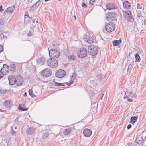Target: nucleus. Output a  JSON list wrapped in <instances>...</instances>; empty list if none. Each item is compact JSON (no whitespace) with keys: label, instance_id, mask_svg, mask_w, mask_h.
I'll return each instance as SVG.
<instances>
[{"label":"nucleus","instance_id":"36","mask_svg":"<svg viewBox=\"0 0 146 146\" xmlns=\"http://www.w3.org/2000/svg\"><path fill=\"white\" fill-rule=\"evenodd\" d=\"M95 2V0H90L89 4L91 5H92L94 4Z\"/></svg>","mask_w":146,"mask_h":146},{"label":"nucleus","instance_id":"59","mask_svg":"<svg viewBox=\"0 0 146 146\" xmlns=\"http://www.w3.org/2000/svg\"><path fill=\"white\" fill-rule=\"evenodd\" d=\"M34 5H33L30 8V9H31V8H32V7H33L34 6Z\"/></svg>","mask_w":146,"mask_h":146},{"label":"nucleus","instance_id":"52","mask_svg":"<svg viewBox=\"0 0 146 146\" xmlns=\"http://www.w3.org/2000/svg\"><path fill=\"white\" fill-rule=\"evenodd\" d=\"M27 16V17H28L29 18H31V19H32V18L31 17H30L29 16V15H25V18L26 17V16Z\"/></svg>","mask_w":146,"mask_h":146},{"label":"nucleus","instance_id":"35","mask_svg":"<svg viewBox=\"0 0 146 146\" xmlns=\"http://www.w3.org/2000/svg\"><path fill=\"white\" fill-rule=\"evenodd\" d=\"M58 45L57 44L55 43V42L54 43L52 44V47L56 49L58 48Z\"/></svg>","mask_w":146,"mask_h":146},{"label":"nucleus","instance_id":"19","mask_svg":"<svg viewBox=\"0 0 146 146\" xmlns=\"http://www.w3.org/2000/svg\"><path fill=\"white\" fill-rule=\"evenodd\" d=\"M3 105L5 108H9L12 105V103L11 101L7 100L5 101L3 103Z\"/></svg>","mask_w":146,"mask_h":146},{"label":"nucleus","instance_id":"38","mask_svg":"<svg viewBox=\"0 0 146 146\" xmlns=\"http://www.w3.org/2000/svg\"><path fill=\"white\" fill-rule=\"evenodd\" d=\"M137 9H142V6L139 3H138L137 4Z\"/></svg>","mask_w":146,"mask_h":146},{"label":"nucleus","instance_id":"17","mask_svg":"<svg viewBox=\"0 0 146 146\" xmlns=\"http://www.w3.org/2000/svg\"><path fill=\"white\" fill-rule=\"evenodd\" d=\"M123 7L125 9H129L131 7V3L128 1H125L123 3Z\"/></svg>","mask_w":146,"mask_h":146},{"label":"nucleus","instance_id":"48","mask_svg":"<svg viewBox=\"0 0 146 146\" xmlns=\"http://www.w3.org/2000/svg\"><path fill=\"white\" fill-rule=\"evenodd\" d=\"M132 125L131 124H129L127 127V129H130Z\"/></svg>","mask_w":146,"mask_h":146},{"label":"nucleus","instance_id":"30","mask_svg":"<svg viewBox=\"0 0 146 146\" xmlns=\"http://www.w3.org/2000/svg\"><path fill=\"white\" fill-rule=\"evenodd\" d=\"M11 70L13 72H14L15 70V65L13 64L11 65Z\"/></svg>","mask_w":146,"mask_h":146},{"label":"nucleus","instance_id":"57","mask_svg":"<svg viewBox=\"0 0 146 146\" xmlns=\"http://www.w3.org/2000/svg\"><path fill=\"white\" fill-rule=\"evenodd\" d=\"M30 22H31L30 21H29V20L27 21H26L27 23H30Z\"/></svg>","mask_w":146,"mask_h":146},{"label":"nucleus","instance_id":"62","mask_svg":"<svg viewBox=\"0 0 146 146\" xmlns=\"http://www.w3.org/2000/svg\"><path fill=\"white\" fill-rule=\"evenodd\" d=\"M2 110L0 109V111H2Z\"/></svg>","mask_w":146,"mask_h":146},{"label":"nucleus","instance_id":"46","mask_svg":"<svg viewBox=\"0 0 146 146\" xmlns=\"http://www.w3.org/2000/svg\"><path fill=\"white\" fill-rule=\"evenodd\" d=\"M97 77L100 80L102 79V76L101 74H98L97 75Z\"/></svg>","mask_w":146,"mask_h":146},{"label":"nucleus","instance_id":"49","mask_svg":"<svg viewBox=\"0 0 146 146\" xmlns=\"http://www.w3.org/2000/svg\"><path fill=\"white\" fill-rule=\"evenodd\" d=\"M21 116V115H19L17 116V117H16V119L15 120V121L17 120V121H18V120H17L19 118H20Z\"/></svg>","mask_w":146,"mask_h":146},{"label":"nucleus","instance_id":"18","mask_svg":"<svg viewBox=\"0 0 146 146\" xmlns=\"http://www.w3.org/2000/svg\"><path fill=\"white\" fill-rule=\"evenodd\" d=\"M83 133L84 135L86 137L90 136L92 134L91 130L88 129H85L84 130Z\"/></svg>","mask_w":146,"mask_h":146},{"label":"nucleus","instance_id":"25","mask_svg":"<svg viewBox=\"0 0 146 146\" xmlns=\"http://www.w3.org/2000/svg\"><path fill=\"white\" fill-rule=\"evenodd\" d=\"M134 61L133 60H132V62H131L130 64L129 65L128 67L127 70V71L129 72H130L132 68L133 67L132 65L133 64Z\"/></svg>","mask_w":146,"mask_h":146},{"label":"nucleus","instance_id":"22","mask_svg":"<svg viewBox=\"0 0 146 146\" xmlns=\"http://www.w3.org/2000/svg\"><path fill=\"white\" fill-rule=\"evenodd\" d=\"M121 42L122 41L120 39L118 40H115L112 42V43L113 46H117L119 44H121Z\"/></svg>","mask_w":146,"mask_h":146},{"label":"nucleus","instance_id":"45","mask_svg":"<svg viewBox=\"0 0 146 146\" xmlns=\"http://www.w3.org/2000/svg\"><path fill=\"white\" fill-rule=\"evenodd\" d=\"M4 22L2 19H0V25H3L4 24Z\"/></svg>","mask_w":146,"mask_h":146},{"label":"nucleus","instance_id":"23","mask_svg":"<svg viewBox=\"0 0 146 146\" xmlns=\"http://www.w3.org/2000/svg\"><path fill=\"white\" fill-rule=\"evenodd\" d=\"M137 117L132 116L130 118L129 122L133 125L137 121Z\"/></svg>","mask_w":146,"mask_h":146},{"label":"nucleus","instance_id":"44","mask_svg":"<svg viewBox=\"0 0 146 146\" xmlns=\"http://www.w3.org/2000/svg\"><path fill=\"white\" fill-rule=\"evenodd\" d=\"M12 128L11 130V133L13 135H14L16 133V132L15 131H14Z\"/></svg>","mask_w":146,"mask_h":146},{"label":"nucleus","instance_id":"37","mask_svg":"<svg viewBox=\"0 0 146 146\" xmlns=\"http://www.w3.org/2000/svg\"><path fill=\"white\" fill-rule=\"evenodd\" d=\"M33 35V32L32 31H30L27 34V35L28 36L30 37L31 36Z\"/></svg>","mask_w":146,"mask_h":146},{"label":"nucleus","instance_id":"54","mask_svg":"<svg viewBox=\"0 0 146 146\" xmlns=\"http://www.w3.org/2000/svg\"><path fill=\"white\" fill-rule=\"evenodd\" d=\"M23 96L24 97H25L27 96V93L26 92H25L24 93V94L23 95Z\"/></svg>","mask_w":146,"mask_h":146},{"label":"nucleus","instance_id":"40","mask_svg":"<svg viewBox=\"0 0 146 146\" xmlns=\"http://www.w3.org/2000/svg\"><path fill=\"white\" fill-rule=\"evenodd\" d=\"M73 80H71L68 83L66 82V84L68 86H70L71 84L72 83H73Z\"/></svg>","mask_w":146,"mask_h":146},{"label":"nucleus","instance_id":"34","mask_svg":"<svg viewBox=\"0 0 146 146\" xmlns=\"http://www.w3.org/2000/svg\"><path fill=\"white\" fill-rule=\"evenodd\" d=\"M2 70L1 69L0 70V79L3 78L4 76L5 75L2 72Z\"/></svg>","mask_w":146,"mask_h":146},{"label":"nucleus","instance_id":"3","mask_svg":"<svg viewBox=\"0 0 146 146\" xmlns=\"http://www.w3.org/2000/svg\"><path fill=\"white\" fill-rule=\"evenodd\" d=\"M87 54L86 49L84 47H82L78 50L77 54L78 57L80 58H82L86 56Z\"/></svg>","mask_w":146,"mask_h":146},{"label":"nucleus","instance_id":"28","mask_svg":"<svg viewBox=\"0 0 146 146\" xmlns=\"http://www.w3.org/2000/svg\"><path fill=\"white\" fill-rule=\"evenodd\" d=\"M135 62H139L141 59L140 56L137 53L135 54Z\"/></svg>","mask_w":146,"mask_h":146},{"label":"nucleus","instance_id":"33","mask_svg":"<svg viewBox=\"0 0 146 146\" xmlns=\"http://www.w3.org/2000/svg\"><path fill=\"white\" fill-rule=\"evenodd\" d=\"M0 37L1 39H7V36L4 35L3 33H1L0 35Z\"/></svg>","mask_w":146,"mask_h":146},{"label":"nucleus","instance_id":"5","mask_svg":"<svg viewBox=\"0 0 146 146\" xmlns=\"http://www.w3.org/2000/svg\"><path fill=\"white\" fill-rule=\"evenodd\" d=\"M106 30L108 32H111L113 31L115 28L114 24L111 22L108 23L105 26Z\"/></svg>","mask_w":146,"mask_h":146},{"label":"nucleus","instance_id":"8","mask_svg":"<svg viewBox=\"0 0 146 146\" xmlns=\"http://www.w3.org/2000/svg\"><path fill=\"white\" fill-rule=\"evenodd\" d=\"M52 73V71L49 68H46L41 72V74L42 76L45 77L50 76Z\"/></svg>","mask_w":146,"mask_h":146},{"label":"nucleus","instance_id":"60","mask_svg":"<svg viewBox=\"0 0 146 146\" xmlns=\"http://www.w3.org/2000/svg\"><path fill=\"white\" fill-rule=\"evenodd\" d=\"M74 17L75 19H76V16L75 15H74Z\"/></svg>","mask_w":146,"mask_h":146},{"label":"nucleus","instance_id":"12","mask_svg":"<svg viewBox=\"0 0 146 146\" xmlns=\"http://www.w3.org/2000/svg\"><path fill=\"white\" fill-rule=\"evenodd\" d=\"M106 7L107 9L110 10L116 9L117 8L116 5L114 3H107Z\"/></svg>","mask_w":146,"mask_h":146},{"label":"nucleus","instance_id":"11","mask_svg":"<svg viewBox=\"0 0 146 146\" xmlns=\"http://www.w3.org/2000/svg\"><path fill=\"white\" fill-rule=\"evenodd\" d=\"M0 66L1 67L3 66V67L1 68V69L2 70V72L5 75L7 73L9 72V66L7 64H0Z\"/></svg>","mask_w":146,"mask_h":146},{"label":"nucleus","instance_id":"31","mask_svg":"<svg viewBox=\"0 0 146 146\" xmlns=\"http://www.w3.org/2000/svg\"><path fill=\"white\" fill-rule=\"evenodd\" d=\"M49 135V133L47 132L44 133L43 135L42 138L43 139H45L47 138Z\"/></svg>","mask_w":146,"mask_h":146},{"label":"nucleus","instance_id":"6","mask_svg":"<svg viewBox=\"0 0 146 146\" xmlns=\"http://www.w3.org/2000/svg\"><path fill=\"white\" fill-rule=\"evenodd\" d=\"M122 12L125 18H127V20L130 22H132L133 21L134 19L132 18L130 11L128 10L127 12H126L122 10Z\"/></svg>","mask_w":146,"mask_h":146},{"label":"nucleus","instance_id":"58","mask_svg":"<svg viewBox=\"0 0 146 146\" xmlns=\"http://www.w3.org/2000/svg\"><path fill=\"white\" fill-rule=\"evenodd\" d=\"M38 2H36L35 3L33 4L34 6H36V5H37V4Z\"/></svg>","mask_w":146,"mask_h":146},{"label":"nucleus","instance_id":"20","mask_svg":"<svg viewBox=\"0 0 146 146\" xmlns=\"http://www.w3.org/2000/svg\"><path fill=\"white\" fill-rule=\"evenodd\" d=\"M35 130V129L33 127L28 128L27 129V133L29 135H31L34 132Z\"/></svg>","mask_w":146,"mask_h":146},{"label":"nucleus","instance_id":"15","mask_svg":"<svg viewBox=\"0 0 146 146\" xmlns=\"http://www.w3.org/2000/svg\"><path fill=\"white\" fill-rule=\"evenodd\" d=\"M108 16L111 20H114L116 18L117 13L116 12H111L108 13Z\"/></svg>","mask_w":146,"mask_h":146},{"label":"nucleus","instance_id":"53","mask_svg":"<svg viewBox=\"0 0 146 146\" xmlns=\"http://www.w3.org/2000/svg\"><path fill=\"white\" fill-rule=\"evenodd\" d=\"M127 100L129 102H131L133 101V100L131 98H128Z\"/></svg>","mask_w":146,"mask_h":146},{"label":"nucleus","instance_id":"10","mask_svg":"<svg viewBox=\"0 0 146 146\" xmlns=\"http://www.w3.org/2000/svg\"><path fill=\"white\" fill-rule=\"evenodd\" d=\"M66 74V72L64 70L60 69L58 70L56 73L55 75L58 78H62Z\"/></svg>","mask_w":146,"mask_h":146},{"label":"nucleus","instance_id":"32","mask_svg":"<svg viewBox=\"0 0 146 146\" xmlns=\"http://www.w3.org/2000/svg\"><path fill=\"white\" fill-rule=\"evenodd\" d=\"M54 84L56 86H64L63 83H59L57 82H55L54 83Z\"/></svg>","mask_w":146,"mask_h":146},{"label":"nucleus","instance_id":"21","mask_svg":"<svg viewBox=\"0 0 146 146\" xmlns=\"http://www.w3.org/2000/svg\"><path fill=\"white\" fill-rule=\"evenodd\" d=\"M45 62V59L43 57H41L38 59L37 60V62L40 65L43 64Z\"/></svg>","mask_w":146,"mask_h":146},{"label":"nucleus","instance_id":"13","mask_svg":"<svg viewBox=\"0 0 146 146\" xmlns=\"http://www.w3.org/2000/svg\"><path fill=\"white\" fill-rule=\"evenodd\" d=\"M8 78L9 84L11 85H13L16 84V77L13 75H11L8 76Z\"/></svg>","mask_w":146,"mask_h":146},{"label":"nucleus","instance_id":"43","mask_svg":"<svg viewBox=\"0 0 146 146\" xmlns=\"http://www.w3.org/2000/svg\"><path fill=\"white\" fill-rule=\"evenodd\" d=\"M3 50V47L1 45H0V53Z\"/></svg>","mask_w":146,"mask_h":146},{"label":"nucleus","instance_id":"27","mask_svg":"<svg viewBox=\"0 0 146 146\" xmlns=\"http://www.w3.org/2000/svg\"><path fill=\"white\" fill-rule=\"evenodd\" d=\"M68 58L71 61H73L76 60V56L74 55H70L68 56Z\"/></svg>","mask_w":146,"mask_h":146},{"label":"nucleus","instance_id":"41","mask_svg":"<svg viewBox=\"0 0 146 146\" xmlns=\"http://www.w3.org/2000/svg\"><path fill=\"white\" fill-rule=\"evenodd\" d=\"M82 6L84 8H86L87 7L86 4L84 2H83L82 3Z\"/></svg>","mask_w":146,"mask_h":146},{"label":"nucleus","instance_id":"42","mask_svg":"<svg viewBox=\"0 0 146 146\" xmlns=\"http://www.w3.org/2000/svg\"><path fill=\"white\" fill-rule=\"evenodd\" d=\"M141 11H139V12L138 11V12L137 13V17H138L139 18L141 17Z\"/></svg>","mask_w":146,"mask_h":146},{"label":"nucleus","instance_id":"2","mask_svg":"<svg viewBox=\"0 0 146 146\" xmlns=\"http://www.w3.org/2000/svg\"><path fill=\"white\" fill-rule=\"evenodd\" d=\"M49 55L50 57L52 58H58L60 55V52L57 50L54 49H51L50 50L49 48L48 49Z\"/></svg>","mask_w":146,"mask_h":146},{"label":"nucleus","instance_id":"16","mask_svg":"<svg viewBox=\"0 0 146 146\" xmlns=\"http://www.w3.org/2000/svg\"><path fill=\"white\" fill-rule=\"evenodd\" d=\"M84 39L85 41L90 44L92 43L93 42V38L87 35L85 36Z\"/></svg>","mask_w":146,"mask_h":146},{"label":"nucleus","instance_id":"47","mask_svg":"<svg viewBox=\"0 0 146 146\" xmlns=\"http://www.w3.org/2000/svg\"><path fill=\"white\" fill-rule=\"evenodd\" d=\"M138 141L139 142H137V143H138L139 144H142V140H141V137L140 138V140H138Z\"/></svg>","mask_w":146,"mask_h":146},{"label":"nucleus","instance_id":"4","mask_svg":"<svg viewBox=\"0 0 146 146\" xmlns=\"http://www.w3.org/2000/svg\"><path fill=\"white\" fill-rule=\"evenodd\" d=\"M48 65L50 67L54 68L57 66L58 63L57 60L54 58H49L47 61Z\"/></svg>","mask_w":146,"mask_h":146},{"label":"nucleus","instance_id":"55","mask_svg":"<svg viewBox=\"0 0 146 146\" xmlns=\"http://www.w3.org/2000/svg\"><path fill=\"white\" fill-rule=\"evenodd\" d=\"M32 22L33 23H34L35 22V19H33L32 20Z\"/></svg>","mask_w":146,"mask_h":146},{"label":"nucleus","instance_id":"61","mask_svg":"<svg viewBox=\"0 0 146 146\" xmlns=\"http://www.w3.org/2000/svg\"><path fill=\"white\" fill-rule=\"evenodd\" d=\"M103 95H102V97H101V99H102V96H103Z\"/></svg>","mask_w":146,"mask_h":146},{"label":"nucleus","instance_id":"24","mask_svg":"<svg viewBox=\"0 0 146 146\" xmlns=\"http://www.w3.org/2000/svg\"><path fill=\"white\" fill-rule=\"evenodd\" d=\"M72 131L71 129L70 128H68L66 129L63 132V134L64 135H67L69 134Z\"/></svg>","mask_w":146,"mask_h":146},{"label":"nucleus","instance_id":"64","mask_svg":"<svg viewBox=\"0 0 146 146\" xmlns=\"http://www.w3.org/2000/svg\"><path fill=\"white\" fill-rule=\"evenodd\" d=\"M144 138H145V139H146V136Z\"/></svg>","mask_w":146,"mask_h":146},{"label":"nucleus","instance_id":"51","mask_svg":"<svg viewBox=\"0 0 146 146\" xmlns=\"http://www.w3.org/2000/svg\"><path fill=\"white\" fill-rule=\"evenodd\" d=\"M2 5H1L0 6V12H2L4 10L2 8Z\"/></svg>","mask_w":146,"mask_h":146},{"label":"nucleus","instance_id":"14","mask_svg":"<svg viewBox=\"0 0 146 146\" xmlns=\"http://www.w3.org/2000/svg\"><path fill=\"white\" fill-rule=\"evenodd\" d=\"M15 9V7L14 5L9 7L5 10L3 14H5L6 13L11 14L13 12Z\"/></svg>","mask_w":146,"mask_h":146},{"label":"nucleus","instance_id":"29","mask_svg":"<svg viewBox=\"0 0 146 146\" xmlns=\"http://www.w3.org/2000/svg\"><path fill=\"white\" fill-rule=\"evenodd\" d=\"M29 95L32 97H34L36 96L33 93L32 90L29 89Z\"/></svg>","mask_w":146,"mask_h":146},{"label":"nucleus","instance_id":"9","mask_svg":"<svg viewBox=\"0 0 146 146\" xmlns=\"http://www.w3.org/2000/svg\"><path fill=\"white\" fill-rule=\"evenodd\" d=\"M23 82V77L21 75H18L16 77V84L19 86L21 85Z\"/></svg>","mask_w":146,"mask_h":146},{"label":"nucleus","instance_id":"26","mask_svg":"<svg viewBox=\"0 0 146 146\" xmlns=\"http://www.w3.org/2000/svg\"><path fill=\"white\" fill-rule=\"evenodd\" d=\"M19 110L25 111H27L28 110V108H25L24 106H21L20 105H19Z\"/></svg>","mask_w":146,"mask_h":146},{"label":"nucleus","instance_id":"50","mask_svg":"<svg viewBox=\"0 0 146 146\" xmlns=\"http://www.w3.org/2000/svg\"><path fill=\"white\" fill-rule=\"evenodd\" d=\"M141 140H142V144L143 143H144L145 141V140L143 139V136H141Z\"/></svg>","mask_w":146,"mask_h":146},{"label":"nucleus","instance_id":"63","mask_svg":"<svg viewBox=\"0 0 146 146\" xmlns=\"http://www.w3.org/2000/svg\"><path fill=\"white\" fill-rule=\"evenodd\" d=\"M71 76L72 77H73V75H72V76Z\"/></svg>","mask_w":146,"mask_h":146},{"label":"nucleus","instance_id":"39","mask_svg":"<svg viewBox=\"0 0 146 146\" xmlns=\"http://www.w3.org/2000/svg\"><path fill=\"white\" fill-rule=\"evenodd\" d=\"M36 2H38L37 4V5H36V7H38L41 3V1L40 0H39L37 1Z\"/></svg>","mask_w":146,"mask_h":146},{"label":"nucleus","instance_id":"56","mask_svg":"<svg viewBox=\"0 0 146 146\" xmlns=\"http://www.w3.org/2000/svg\"><path fill=\"white\" fill-rule=\"evenodd\" d=\"M3 91V90H2V89H0V92L1 93H2Z\"/></svg>","mask_w":146,"mask_h":146},{"label":"nucleus","instance_id":"1","mask_svg":"<svg viewBox=\"0 0 146 146\" xmlns=\"http://www.w3.org/2000/svg\"><path fill=\"white\" fill-rule=\"evenodd\" d=\"M88 49L89 54L92 56H95L96 55L98 51V47L93 45L89 46Z\"/></svg>","mask_w":146,"mask_h":146},{"label":"nucleus","instance_id":"7","mask_svg":"<svg viewBox=\"0 0 146 146\" xmlns=\"http://www.w3.org/2000/svg\"><path fill=\"white\" fill-rule=\"evenodd\" d=\"M136 96L135 94H133L132 91L131 89L127 90L125 92V96L124 98H127L135 97Z\"/></svg>","mask_w":146,"mask_h":146}]
</instances>
